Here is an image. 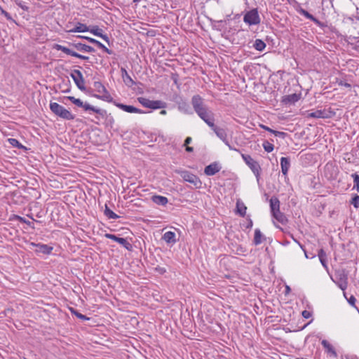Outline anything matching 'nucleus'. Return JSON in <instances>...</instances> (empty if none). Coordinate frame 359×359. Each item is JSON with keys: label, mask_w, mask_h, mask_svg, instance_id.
Segmentation results:
<instances>
[{"label": "nucleus", "mask_w": 359, "mask_h": 359, "mask_svg": "<svg viewBox=\"0 0 359 359\" xmlns=\"http://www.w3.org/2000/svg\"><path fill=\"white\" fill-rule=\"evenodd\" d=\"M228 147L229 148V149L231 150H234V151H240L238 149H236V148H233V147L229 143V145H227Z\"/></svg>", "instance_id": "54"}, {"label": "nucleus", "mask_w": 359, "mask_h": 359, "mask_svg": "<svg viewBox=\"0 0 359 359\" xmlns=\"http://www.w3.org/2000/svg\"><path fill=\"white\" fill-rule=\"evenodd\" d=\"M210 123H206L216 134V135L222 140L226 145H229L227 140V134L224 129L217 127L215 125V116L210 119Z\"/></svg>", "instance_id": "8"}, {"label": "nucleus", "mask_w": 359, "mask_h": 359, "mask_svg": "<svg viewBox=\"0 0 359 359\" xmlns=\"http://www.w3.org/2000/svg\"><path fill=\"white\" fill-rule=\"evenodd\" d=\"M321 344L328 353H331L334 357L337 356V353L335 351L334 348L327 340L323 339L321 341Z\"/></svg>", "instance_id": "28"}, {"label": "nucleus", "mask_w": 359, "mask_h": 359, "mask_svg": "<svg viewBox=\"0 0 359 359\" xmlns=\"http://www.w3.org/2000/svg\"><path fill=\"white\" fill-rule=\"evenodd\" d=\"M0 11H1V14L4 15L8 20H13V18H12L11 14L9 13H8L7 11H4L1 7H0Z\"/></svg>", "instance_id": "43"}, {"label": "nucleus", "mask_w": 359, "mask_h": 359, "mask_svg": "<svg viewBox=\"0 0 359 359\" xmlns=\"http://www.w3.org/2000/svg\"><path fill=\"white\" fill-rule=\"evenodd\" d=\"M18 5L20 7H21L24 11H27V10H28V7H27V6H26L22 5L21 2L18 3Z\"/></svg>", "instance_id": "51"}, {"label": "nucleus", "mask_w": 359, "mask_h": 359, "mask_svg": "<svg viewBox=\"0 0 359 359\" xmlns=\"http://www.w3.org/2000/svg\"><path fill=\"white\" fill-rule=\"evenodd\" d=\"M162 239L168 244L173 245L177 242L175 238V233L173 231L165 232L163 234Z\"/></svg>", "instance_id": "22"}, {"label": "nucleus", "mask_w": 359, "mask_h": 359, "mask_svg": "<svg viewBox=\"0 0 359 359\" xmlns=\"http://www.w3.org/2000/svg\"><path fill=\"white\" fill-rule=\"evenodd\" d=\"M151 201L156 205L163 206H165L168 202V200L166 197L158 195H154L151 196Z\"/></svg>", "instance_id": "23"}, {"label": "nucleus", "mask_w": 359, "mask_h": 359, "mask_svg": "<svg viewBox=\"0 0 359 359\" xmlns=\"http://www.w3.org/2000/svg\"><path fill=\"white\" fill-rule=\"evenodd\" d=\"M160 114H162V115H165L167 114V111L163 109V110L161 111Z\"/></svg>", "instance_id": "57"}, {"label": "nucleus", "mask_w": 359, "mask_h": 359, "mask_svg": "<svg viewBox=\"0 0 359 359\" xmlns=\"http://www.w3.org/2000/svg\"><path fill=\"white\" fill-rule=\"evenodd\" d=\"M348 303L352 305L355 306V303L356 302V299L354 296L351 295L349 299H348Z\"/></svg>", "instance_id": "46"}, {"label": "nucleus", "mask_w": 359, "mask_h": 359, "mask_svg": "<svg viewBox=\"0 0 359 359\" xmlns=\"http://www.w3.org/2000/svg\"><path fill=\"white\" fill-rule=\"evenodd\" d=\"M104 212L105 216L107 217L109 219H116L119 217V216L114 213L112 210H111L107 205H105V209Z\"/></svg>", "instance_id": "33"}, {"label": "nucleus", "mask_w": 359, "mask_h": 359, "mask_svg": "<svg viewBox=\"0 0 359 359\" xmlns=\"http://www.w3.org/2000/svg\"><path fill=\"white\" fill-rule=\"evenodd\" d=\"M277 228L280 229V230H282L283 231V229L281 227H280L279 226H276Z\"/></svg>", "instance_id": "61"}, {"label": "nucleus", "mask_w": 359, "mask_h": 359, "mask_svg": "<svg viewBox=\"0 0 359 359\" xmlns=\"http://www.w3.org/2000/svg\"><path fill=\"white\" fill-rule=\"evenodd\" d=\"M30 245L36 248L34 251L36 253H42L44 255H49L51 253V252L53 250V247L49 246L46 244H41V243L36 244V243H32L30 244Z\"/></svg>", "instance_id": "12"}, {"label": "nucleus", "mask_w": 359, "mask_h": 359, "mask_svg": "<svg viewBox=\"0 0 359 359\" xmlns=\"http://www.w3.org/2000/svg\"><path fill=\"white\" fill-rule=\"evenodd\" d=\"M67 99L70 100L73 104L76 105L77 107H82L85 111H92L102 117H104L107 114V111L104 109H102L100 108H97L93 107L88 103H83L80 99L76 98L73 96H68Z\"/></svg>", "instance_id": "2"}, {"label": "nucleus", "mask_w": 359, "mask_h": 359, "mask_svg": "<svg viewBox=\"0 0 359 359\" xmlns=\"http://www.w3.org/2000/svg\"><path fill=\"white\" fill-rule=\"evenodd\" d=\"M339 85L340 86H344L345 87H347V88H350L351 87V85L346 82H344V81H340L339 83Z\"/></svg>", "instance_id": "50"}, {"label": "nucleus", "mask_w": 359, "mask_h": 359, "mask_svg": "<svg viewBox=\"0 0 359 359\" xmlns=\"http://www.w3.org/2000/svg\"><path fill=\"white\" fill-rule=\"evenodd\" d=\"M243 21L249 25H257L260 23V18L257 8L248 11L243 18Z\"/></svg>", "instance_id": "7"}, {"label": "nucleus", "mask_w": 359, "mask_h": 359, "mask_svg": "<svg viewBox=\"0 0 359 359\" xmlns=\"http://www.w3.org/2000/svg\"><path fill=\"white\" fill-rule=\"evenodd\" d=\"M299 99V95L296 93H293L291 95L284 96L283 97V102H285V104H293L297 102Z\"/></svg>", "instance_id": "26"}, {"label": "nucleus", "mask_w": 359, "mask_h": 359, "mask_svg": "<svg viewBox=\"0 0 359 359\" xmlns=\"http://www.w3.org/2000/svg\"><path fill=\"white\" fill-rule=\"evenodd\" d=\"M114 104L119 109H121L126 112H128V113H138V114L143 113L142 110H141L138 108H136L133 106H131V105H126L124 104L116 103V102H114Z\"/></svg>", "instance_id": "15"}, {"label": "nucleus", "mask_w": 359, "mask_h": 359, "mask_svg": "<svg viewBox=\"0 0 359 359\" xmlns=\"http://www.w3.org/2000/svg\"><path fill=\"white\" fill-rule=\"evenodd\" d=\"M191 141H192L191 137H187L185 139V140H184V146H188V145L191 142Z\"/></svg>", "instance_id": "49"}, {"label": "nucleus", "mask_w": 359, "mask_h": 359, "mask_svg": "<svg viewBox=\"0 0 359 359\" xmlns=\"http://www.w3.org/2000/svg\"><path fill=\"white\" fill-rule=\"evenodd\" d=\"M178 100H182V98H181V97H180L178 95H175V102H178Z\"/></svg>", "instance_id": "56"}, {"label": "nucleus", "mask_w": 359, "mask_h": 359, "mask_svg": "<svg viewBox=\"0 0 359 359\" xmlns=\"http://www.w3.org/2000/svg\"><path fill=\"white\" fill-rule=\"evenodd\" d=\"M273 217H274L278 222L282 224H285L287 223L288 219L285 215L280 212V210L272 214Z\"/></svg>", "instance_id": "25"}, {"label": "nucleus", "mask_w": 359, "mask_h": 359, "mask_svg": "<svg viewBox=\"0 0 359 359\" xmlns=\"http://www.w3.org/2000/svg\"><path fill=\"white\" fill-rule=\"evenodd\" d=\"M138 102L144 107L158 109H164L166 107V103L161 100H150L146 97H138Z\"/></svg>", "instance_id": "5"}, {"label": "nucleus", "mask_w": 359, "mask_h": 359, "mask_svg": "<svg viewBox=\"0 0 359 359\" xmlns=\"http://www.w3.org/2000/svg\"><path fill=\"white\" fill-rule=\"evenodd\" d=\"M318 256L319 257L320 262L323 266L324 268L327 269V255L323 249H320L318 253Z\"/></svg>", "instance_id": "30"}, {"label": "nucleus", "mask_w": 359, "mask_h": 359, "mask_svg": "<svg viewBox=\"0 0 359 359\" xmlns=\"http://www.w3.org/2000/svg\"><path fill=\"white\" fill-rule=\"evenodd\" d=\"M246 206L244 203L240 202L239 201L236 203V212L241 216L244 217L246 212Z\"/></svg>", "instance_id": "32"}, {"label": "nucleus", "mask_w": 359, "mask_h": 359, "mask_svg": "<svg viewBox=\"0 0 359 359\" xmlns=\"http://www.w3.org/2000/svg\"><path fill=\"white\" fill-rule=\"evenodd\" d=\"M290 237L292 238V239L295 242L297 243L299 246L301 248V249H302V250L305 253V256L306 258H308V256H307V254H306V250L304 248V246L303 245H302L294 236L292 234H290Z\"/></svg>", "instance_id": "42"}, {"label": "nucleus", "mask_w": 359, "mask_h": 359, "mask_svg": "<svg viewBox=\"0 0 359 359\" xmlns=\"http://www.w3.org/2000/svg\"><path fill=\"white\" fill-rule=\"evenodd\" d=\"M263 147L264 149V150L266 151V152H271L273 149H274V146L273 144L270 143L268 141H264V143H263Z\"/></svg>", "instance_id": "39"}, {"label": "nucleus", "mask_w": 359, "mask_h": 359, "mask_svg": "<svg viewBox=\"0 0 359 359\" xmlns=\"http://www.w3.org/2000/svg\"><path fill=\"white\" fill-rule=\"evenodd\" d=\"M88 32H91L92 34H93L94 35H95L97 36H100L101 33L103 32L102 29L99 28V27L97 25L89 27Z\"/></svg>", "instance_id": "36"}, {"label": "nucleus", "mask_w": 359, "mask_h": 359, "mask_svg": "<svg viewBox=\"0 0 359 359\" xmlns=\"http://www.w3.org/2000/svg\"><path fill=\"white\" fill-rule=\"evenodd\" d=\"M253 47L257 50L262 51L266 47V43L261 39H256L254 43Z\"/></svg>", "instance_id": "34"}, {"label": "nucleus", "mask_w": 359, "mask_h": 359, "mask_svg": "<svg viewBox=\"0 0 359 359\" xmlns=\"http://www.w3.org/2000/svg\"><path fill=\"white\" fill-rule=\"evenodd\" d=\"M71 46L76 48L79 51L93 53L95 52L94 48L88 45L81 43H72L70 44Z\"/></svg>", "instance_id": "16"}, {"label": "nucleus", "mask_w": 359, "mask_h": 359, "mask_svg": "<svg viewBox=\"0 0 359 359\" xmlns=\"http://www.w3.org/2000/svg\"><path fill=\"white\" fill-rule=\"evenodd\" d=\"M351 204L353 205L355 208H359V196L357 194H355L354 196L352 198V200L351 201Z\"/></svg>", "instance_id": "41"}, {"label": "nucleus", "mask_w": 359, "mask_h": 359, "mask_svg": "<svg viewBox=\"0 0 359 359\" xmlns=\"http://www.w3.org/2000/svg\"><path fill=\"white\" fill-rule=\"evenodd\" d=\"M121 77L124 83L128 86L132 87L135 84V82L133 80V79L130 76L126 69L123 67L121 68Z\"/></svg>", "instance_id": "18"}, {"label": "nucleus", "mask_w": 359, "mask_h": 359, "mask_svg": "<svg viewBox=\"0 0 359 359\" xmlns=\"http://www.w3.org/2000/svg\"><path fill=\"white\" fill-rule=\"evenodd\" d=\"M265 240V237L262 233L261 231L259 229H256L255 230V236H254V243L257 245L261 244L263 241Z\"/></svg>", "instance_id": "27"}, {"label": "nucleus", "mask_w": 359, "mask_h": 359, "mask_svg": "<svg viewBox=\"0 0 359 359\" xmlns=\"http://www.w3.org/2000/svg\"><path fill=\"white\" fill-rule=\"evenodd\" d=\"M8 141L12 146L15 147H17L18 149H25V147H24L21 143L19 142L18 140L15 138H9Z\"/></svg>", "instance_id": "37"}, {"label": "nucleus", "mask_w": 359, "mask_h": 359, "mask_svg": "<svg viewBox=\"0 0 359 359\" xmlns=\"http://www.w3.org/2000/svg\"><path fill=\"white\" fill-rule=\"evenodd\" d=\"M78 37L86 39L88 41H89L90 43H92L94 45H96L98 48H101L103 51H104L105 53H107L109 55L113 53V51L109 49L104 44H102L101 42H100L99 41H97L95 39H93V38H90L88 36H78Z\"/></svg>", "instance_id": "14"}, {"label": "nucleus", "mask_w": 359, "mask_h": 359, "mask_svg": "<svg viewBox=\"0 0 359 359\" xmlns=\"http://www.w3.org/2000/svg\"><path fill=\"white\" fill-rule=\"evenodd\" d=\"M105 237L118 243L119 244H121L122 246H123L128 250H131V249L133 248L132 245L127 241L126 238L118 237L117 236H116L114 234H110V233H106Z\"/></svg>", "instance_id": "10"}, {"label": "nucleus", "mask_w": 359, "mask_h": 359, "mask_svg": "<svg viewBox=\"0 0 359 359\" xmlns=\"http://www.w3.org/2000/svg\"><path fill=\"white\" fill-rule=\"evenodd\" d=\"M70 76L79 90L82 91H85L86 90L85 86V81L80 70H73Z\"/></svg>", "instance_id": "9"}, {"label": "nucleus", "mask_w": 359, "mask_h": 359, "mask_svg": "<svg viewBox=\"0 0 359 359\" xmlns=\"http://www.w3.org/2000/svg\"><path fill=\"white\" fill-rule=\"evenodd\" d=\"M89 59V57L88 56H85L84 55V57H83V60H88Z\"/></svg>", "instance_id": "59"}, {"label": "nucleus", "mask_w": 359, "mask_h": 359, "mask_svg": "<svg viewBox=\"0 0 359 359\" xmlns=\"http://www.w3.org/2000/svg\"><path fill=\"white\" fill-rule=\"evenodd\" d=\"M337 281L336 282L337 285L339 287L344 291L348 286V276L344 271H341L338 273L337 275Z\"/></svg>", "instance_id": "11"}, {"label": "nucleus", "mask_w": 359, "mask_h": 359, "mask_svg": "<svg viewBox=\"0 0 359 359\" xmlns=\"http://www.w3.org/2000/svg\"><path fill=\"white\" fill-rule=\"evenodd\" d=\"M93 86L95 90L99 93H102L106 89L104 86L100 81H95L93 83Z\"/></svg>", "instance_id": "35"}, {"label": "nucleus", "mask_w": 359, "mask_h": 359, "mask_svg": "<svg viewBox=\"0 0 359 359\" xmlns=\"http://www.w3.org/2000/svg\"><path fill=\"white\" fill-rule=\"evenodd\" d=\"M185 147H186V151L187 152H192L194 151L193 147H189V146H185Z\"/></svg>", "instance_id": "53"}, {"label": "nucleus", "mask_w": 359, "mask_h": 359, "mask_svg": "<svg viewBox=\"0 0 359 359\" xmlns=\"http://www.w3.org/2000/svg\"><path fill=\"white\" fill-rule=\"evenodd\" d=\"M252 226V221H250V224H248V227H251Z\"/></svg>", "instance_id": "58"}, {"label": "nucleus", "mask_w": 359, "mask_h": 359, "mask_svg": "<svg viewBox=\"0 0 359 359\" xmlns=\"http://www.w3.org/2000/svg\"><path fill=\"white\" fill-rule=\"evenodd\" d=\"M241 157L245 161V163L248 165V167L251 169L252 172L256 176L257 181L259 179L261 167L259 163L255 161L251 156L248 154H241Z\"/></svg>", "instance_id": "4"}, {"label": "nucleus", "mask_w": 359, "mask_h": 359, "mask_svg": "<svg viewBox=\"0 0 359 359\" xmlns=\"http://www.w3.org/2000/svg\"><path fill=\"white\" fill-rule=\"evenodd\" d=\"M71 311L79 319H81L83 320H89V318L88 317H86L85 315H83L82 313H79V311H77L73 309H71Z\"/></svg>", "instance_id": "40"}, {"label": "nucleus", "mask_w": 359, "mask_h": 359, "mask_svg": "<svg viewBox=\"0 0 359 359\" xmlns=\"http://www.w3.org/2000/svg\"><path fill=\"white\" fill-rule=\"evenodd\" d=\"M102 93V95L93 94L92 96L108 102H113V97L111 96L107 89H105V90Z\"/></svg>", "instance_id": "24"}, {"label": "nucleus", "mask_w": 359, "mask_h": 359, "mask_svg": "<svg viewBox=\"0 0 359 359\" xmlns=\"http://www.w3.org/2000/svg\"><path fill=\"white\" fill-rule=\"evenodd\" d=\"M177 172L180 174L184 181L191 183L196 188L201 187L202 182L196 175L187 170H177Z\"/></svg>", "instance_id": "6"}, {"label": "nucleus", "mask_w": 359, "mask_h": 359, "mask_svg": "<svg viewBox=\"0 0 359 359\" xmlns=\"http://www.w3.org/2000/svg\"><path fill=\"white\" fill-rule=\"evenodd\" d=\"M19 218H20V222H24V223H26V224H27L28 225H29V224H31V222H30L27 221L25 219H24V218H22V217H19Z\"/></svg>", "instance_id": "52"}, {"label": "nucleus", "mask_w": 359, "mask_h": 359, "mask_svg": "<svg viewBox=\"0 0 359 359\" xmlns=\"http://www.w3.org/2000/svg\"><path fill=\"white\" fill-rule=\"evenodd\" d=\"M220 168L217 163H212L205 168L204 172L206 175L212 176L218 172Z\"/></svg>", "instance_id": "17"}, {"label": "nucleus", "mask_w": 359, "mask_h": 359, "mask_svg": "<svg viewBox=\"0 0 359 359\" xmlns=\"http://www.w3.org/2000/svg\"><path fill=\"white\" fill-rule=\"evenodd\" d=\"M191 104L197 115L205 123H210V118L215 116L214 113L204 103L203 98L199 95H195L191 98Z\"/></svg>", "instance_id": "1"}, {"label": "nucleus", "mask_w": 359, "mask_h": 359, "mask_svg": "<svg viewBox=\"0 0 359 359\" xmlns=\"http://www.w3.org/2000/svg\"><path fill=\"white\" fill-rule=\"evenodd\" d=\"M260 127H261L262 128L264 129L265 130L269 131V132H270V133H273V130H273V129L270 128L269 127L266 126H264V125H260Z\"/></svg>", "instance_id": "48"}, {"label": "nucleus", "mask_w": 359, "mask_h": 359, "mask_svg": "<svg viewBox=\"0 0 359 359\" xmlns=\"http://www.w3.org/2000/svg\"><path fill=\"white\" fill-rule=\"evenodd\" d=\"M54 48L57 50H61L63 53H66L67 55H71V56H73V57H77V58H79L81 60H83L84 57V55H81V54H79V53L65 47V46L60 45V44H55Z\"/></svg>", "instance_id": "13"}, {"label": "nucleus", "mask_w": 359, "mask_h": 359, "mask_svg": "<svg viewBox=\"0 0 359 359\" xmlns=\"http://www.w3.org/2000/svg\"><path fill=\"white\" fill-rule=\"evenodd\" d=\"M273 134H274L275 136L278 137H281V138H285V136L287 135L286 133L280 132V131H277V130H273Z\"/></svg>", "instance_id": "44"}, {"label": "nucleus", "mask_w": 359, "mask_h": 359, "mask_svg": "<svg viewBox=\"0 0 359 359\" xmlns=\"http://www.w3.org/2000/svg\"><path fill=\"white\" fill-rule=\"evenodd\" d=\"M302 316L304 318H309L311 316V313L310 311H308L306 310H304L302 311Z\"/></svg>", "instance_id": "45"}, {"label": "nucleus", "mask_w": 359, "mask_h": 359, "mask_svg": "<svg viewBox=\"0 0 359 359\" xmlns=\"http://www.w3.org/2000/svg\"><path fill=\"white\" fill-rule=\"evenodd\" d=\"M140 1V0H133V1L134 3H137V2H139Z\"/></svg>", "instance_id": "60"}, {"label": "nucleus", "mask_w": 359, "mask_h": 359, "mask_svg": "<svg viewBox=\"0 0 359 359\" xmlns=\"http://www.w3.org/2000/svg\"><path fill=\"white\" fill-rule=\"evenodd\" d=\"M351 177L353 179V188L355 189L359 192V175L357 173H353L351 175Z\"/></svg>", "instance_id": "38"}, {"label": "nucleus", "mask_w": 359, "mask_h": 359, "mask_svg": "<svg viewBox=\"0 0 359 359\" xmlns=\"http://www.w3.org/2000/svg\"><path fill=\"white\" fill-rule=\"evenodd\" d=\"M89 27L82 23L79 22L75 27L70 29L69 32H88Z\"/></svg>", "instance_id": "29"}, {"label": "nucleus", "mask_w": 359, "mask_h": 359, "mask_svg": "<svg viewBox=\"0 0 359 359\" xmlns=\"http://www.w3.org/2000/svg\"><path fill=\"white\" fill-rule=\"evenodd\" d=\"M269 202L271 215L280 210V201L277 197H271Z\"/></svg>", "instance_id": "21"}, {"label": "nucleus", "mask_w": 359, "mask_h": 359, "mask_svg": "<svg viewBox=\"0 0 359 359\" xmlns=\"http://www.w3.org/2000/svg\"><path fill=\"white\" fill-rule=\"evenodd\" d=\"M290 292V287L288 285H287V286L285 287V294H288Z\"/></svg>", "instance_id": "55"}, {"label": "nucleus", "mask_w": 359, "mask_h": 359, "mask_svg": "<svg viewBox=\"0 0 359 359\" xmlns=\"http://www.w3.org/2000/svg\"><path fill=\"white\" fill-rule=\"evenodd\" d=\"M280 166L283 175L286 176L290 167V158L287 157H282L280 158Z\"/></svg>", "instance_id": "20"}, {"label": "nucleus", "mask_w": 359, "mask_h": 359, "mask_svg": "<svg viewBox=\"0 0 359 359\" xmlns=\"http://www.w3.org/2000/svg\"><path fill=\"white\" fill-rule=\"evenodd\" d=\"M299 13L302 15H303L304 17H306V18L312 20L313 22H314L316 24H318L319 23V20L316 18L313 15H311V13H309L307 11L303 9V8H299Z\"/></svg>", "instance_id": "31"}, {"label": "nucleus", "mask_w": 359, "mask_h": 359, "mask_svg": "<svg viewBox=\"0 0 359 359\" xmlns=\"http://www.w3.org/2000/svg\"><path fill=\"white\" fill-rule=\"evenodd\" d=\"M308 118H330V116L328 114V112L325 110H316L313 112L309 113L307 116Z\"/></svg>", "instance_id": "19"}, {"label": "nucleus", "mask_w": 359, "mask_h": 359, "mask_svg": "<svg viewBox=\"0 0 359 359\" xmlns=\"http://www.w3.org/2000/svg\"><path fill=\"white\" fill-rule=\"evenodd\" d=\"M99 37H101L108 44H109V38L107 34H104L103 33H101Z\"/></svg>", "instance_id": "47"}, {"label": "nucleus", "mask_w": 359, "mask_h": 359, "mask_svg": "<svg viewBox=\"0 0 359 359\" xmlns=\"http://www.w3.org/2000/svg\"><path fill=\"white\" fill-rule=\"evenodd\" d=\"M50 109L54 114L63 119L69 121L74 119V116L69 110L57 102H50Z\"/></svg>", "instance_id": "3"}]
</instances>
